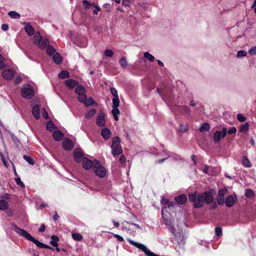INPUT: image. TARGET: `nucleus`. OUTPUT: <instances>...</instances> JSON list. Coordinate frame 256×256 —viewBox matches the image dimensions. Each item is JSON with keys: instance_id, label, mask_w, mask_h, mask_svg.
<instances>
[{"instance_id": "8fccbe9b", "label": "nucleus", "mask_w": 256, "mask_h": 256, "mask_svg": "<svg viewBox=\"0 0 256 256\" xmlns=\"http://www.w3.org/2000/svg\"><path fill=\"white\" fill-rule=\"evenodd\" d=\"M110 92L114 98L118 97V92L114 88H110Z\"/></svg>"}, {"instance_id": "4468645a", "label": "nucleus", "mask_w": 256, "mask_h": 256, "mask_svg": "<svg viewBox=\"0 0 256 256\" xmlns=\"http://www.w3.org/2000/svg\"><path fill=\"white\" fill-rule=\"evenodd\" d=\"M96 124L98 126L100 127L104 126L106 125V120L104 118V115L103 113L99 114L96 120Z\"/></svg>"}, {"instance_id": "cd10ccee", "label": "nucleus", "mask_w": 256, "mask_h": 256, "mask_svg": "<svg viewBox=\"0 0 256 256\" xmlns=\"http://www.w3.org/2000/svg\"><path fill=\"white\" fill-rule=\"evenodd\" d=\"M75 92L79 96L85 94L86 90L84 86L81 85H79L76 88Z\"/></svg>"}, {"instance_id": "0eeeda50", "label": "nucleus", "mask_w": 256, "mask_h": 256, "mask_svg": "<svg viewBox=\"0 0 256 256\" xmlns=\"http://www.w3.org/2000/svg\"><path fill=\"white\" fill-rule=\"evenodd\" d=\"M238 197L236 194L234 195L230 194L226 197L224 200V204L228 208H231L237 202Z\"/></svg>"}, {"instance_id": "2eb2a0df", "label": "nucleus", "mask_w": 256, "mask_h": 256, "mask_svg": "<svg viewBox=\"0 0 256 256\" xmlns=\"http://www.w3.org/2000/svg\"><path fill=\"white\" fill-rule=\"evenodd\" d=\"M50 244L53 246L56 247V250L57 252H60V249L58 247V242L60 240L58 237L56 235H52L50 236Z\"/></svg>"}, {"instance_id": "4be33fe9", "label": "nucleus", "mask_w": 256, "mask_h": 256, "mask_svg": "<svg viewBox=\"0 0 256 256\" xmlns=\"http://www.w3.org/2000/svg\"><path fill=\"white\" fill-rule=\"evenodd\" d=\"M52 56V60L55 64H59L62 62V58L58 52H56Z\"/></svg>"}, {"instance_id": "6e6552de", "label": "nucleus", "mask_w": 256, "mask_h": 256, "mask_svg": "<svg viewBox=\"0 0 256 256\" xmlns=\"http://www.w3.org/2000/svg\"><path fill=\"white\" fill-rule=\"evenodd\" d=\"M93 168L96 175L98 176V177L104 178L106 176V170L102 166H99Z\"/></svg>"}, {"instance_id": "774afa93", "label": "nucleus", "mask_w": 256, "mask_h": 256, "mask_svg": "<svg viewBox=\"0 0 256 256\" xmlns=\"http://www.w3.org/2000/svg\"><path fill=\"white\" fill-rule=\"evenodd\" d=\"M170 230L171 232L172 233V236H174L175 234H176V233H178V232H176V230L174 226H170Z\"/></svg>"}, {"instance_id": "bb28decb", "label": "nucleus", "mask_w": 256, "mask_h": 256, "mask_svg": "<svg viewBox=\"0 0 256 256\" xmlns=\"http://www.w3.org/2000/svg\"><path fill=\"white\" fill-rule=\"evenodd\" d=\"M250 128V124L248 122H246L244 124H241L239 132H248Z\"/></svg>"}, {"instance_id": "c9c22d12", "label": "nucleus", "mask_w": 256, "mask_h": 256, "mask_svg": "<svg viewBox=\"0 0 256 256\" xmlns=\"http://www.w3.org/2000/svg\"><path fill=\"white\" fill-rule=\"evenodd\" d=\"M94 103H95V102L94 100L91 97L89 98L88 99L86 98L85 100V101H84V102H83L84 104L86 107L90 106Z\"/></svg>"}, {"instance_id": "dca6fc26", "label": "nucleus", "mask_w": 256, "mask_h": 256, "mask_svg": "<svg viewBox=\"0 0 256 256\" xmlns=\"http://www.w3.org/2000/svg\"><path fill=\"white\" fill-rule=\"evenodd\" d=\"M175 201L179 204H184L187 202L188 198L185 194L178 195L174 198Z\"/></svg>"}, {"instance_id": "052dcab7", "label": "nucleus", "mask_w": 256, "mask_h": 256, "mask_svg": "<svg viewBox=\"0 0 256 256\" xmlns=\"http://www.w3.org/2000/svg\"><path fill=\"white\" fill-rule=\"evenodd\" d=\"M94 166L93 168H96L97 166H102L100 162L98 160H94L93 162Z\"/></svg>"}, {"instance_id": "603ef678", "label": "nucleus", "mask_w": 256, "mask_h": 256, "mask_svg": "<svg viewBox=\"0 0 256 256\" xmlns=\"http://www.w3.org/2000/svg\"><path fill=\"white\" fill-rule=\"evenodd\" d=\"M236 118L238 121L240 122H244L246 120V118L240 114H238L236 116Z\"/></svg>"}, {"instance_id": "e433bc0d", "label": "nucleus", "mask_w": 256, "mask_h": 256, "mask_svg": "<svg viewBox=\"0 0 256 256\" xmlns=\"http://www.w3.org/2000/svg\"><path fill=\"white\" fill-rule=\"evenodd\" d=\"M179 110L184 114H188L190 113V108L188 106H180Z\"/></svg>"}, {"instance_id": "1a4fd4ad", "label": "nucleus", "mask_w": 256, "mask_h": 256, "mask_svg": "<svg viewBox=\"0 0 256 256\" xmlns=\"http://www.w3.org/2000/svg\"><path fill=\"white\" fill-rule=\"evenodd\" d=\"M2 74L4 78L10 80L13 78L15 73L12 69H5L2 71Z\"/></svg>"}, {"instance_id": "9d476101", "label": "nucleus", "mask_w": 256, "mask_h": 256, "mask_svg": "<svg viewBox=\"0 0 256 256\" xmlns=\"http://www.w3.org/2000/svg\"><path fill=\"white\" fill-rule=\"evenodd\" d=\"M171 238L172 242L174 244H180L182 242L183 243L184 236L181 232H178V233H176L174 236H172Z\"/></svg>"}, {"instance_id": "9b49d317", "label": "nucleus", "mask_w": 256, "mask_h": 256, "mask_svg": "<svg viewBox=\"0 0 256 256\" xmlns=\"http://www.w3.org/2000/svg\"><path fill=\"white\" fill-rule=\"evenodd\" d=\"M62 146L64 150H70L73 148L74 144L68 138H65L62 142Z\"/></svg>"}, {"instance_id": "37998d69", "label": "nucleus", "mask_w": 256, "mask_h": 256, "mask_svg": "<svg viewBox=\"0 0 256 256\" xmlns=\"http://www.w3.org/2000/svg\"><path fill=\"white\" fill-rule=\"evenodd\" d=\"M144 56L151 62H153L154 60V57L148 52H144Z\"/></svg>"}, {"instance_id": "f704fd0d", "label": "nucleus", "mask_w": 256, "mask_h": 256, "mask_svg": "<svg viewBox=\"0 0 256 256\" xmlns=\"http://www.w3.org/2000/svg\"><path fill=\"white\" fill-rule=\"evenodd\" d=\"M46 128L47 130L52 132L56 128V126L52 121H49L46 123Z\"/></svg>"}, {"instance_id": "f3484780", "label": "nucleus", "mask_w": 256, "mask_h": 256, "mask_svg": "<svg viewBox=\"0 0 256 256\" xmlns=\"http://www.w3.org/2000/svg\"><path fill=\"white\" fill-rule=\"evenodd\" d=\"M32 112L36 120H38L40 118V109L38 105H34L32 110Z\"/></svg>"}, {"instance_id": "a19ab883", "label": "nucleus", "mask_w": 256, "mask_h": 256, "mask_svg": "<svg viewBox=\"0 0 256 256\" xmlns=\"http://www.w3.org/2000/svg\"><path fill=\"white\" fill-rule=\"evenodd\" d=\"M72 238L74 240L80 241L82 240V236L78 233H73Z\"/></svg>"}, {"instance_id": "5701e85b", "label": "nucleus", "mask_w": 256, "mask_h": 256, "mask_svg": "<svg viewBox=\"0 0 256 256\" xmlns=\"http://www.w3.org/2000/svg\"><path fill=\"white\" fill-rule=\"evenodd\" d=\"M25 32L29 36H32L35 32L34 28L30 24H27L24 28Z\"/></svg>"}, {"instance_id": "393cba45", "label": "nucleus", "mask_w": 256, "mask_h": 256, "mask_svg": "<svg viewBox=\"0 0 256 256\" xmlns=\"http://www.w3.org/2000/svg\"><path fill=\"white\" fill-rule=\"evenodd\" d=\"M42 38L40 32H36L34 36V43L38 46Z\"/></svg>"}, {"instance_id": "39448f33", "label": "nucleus", "mask_w": 256, "mask_h": 256, "mask_svg": "<svg viewBox=\"0 0 256 256\" xmlns=\"http://www.w3.org/2000/svg\"><path fill=\"white\" fill-rule=\"evenodd\" d=\"M227 134V129L226 128H222V130H217L213 134V141L214 144H218L222 138L226 137Z\"/></svg>"}, {"instance_id": "c756f323", "label": "nucleus", "mask_w": 256, "mask_h": 256, "mask_svg": "<svg viewBox=\"0 0 256 256\" xmlns=\"http://www.w3.org/2000/svg\"><path fill=\"white\" fill-rule=\"evenodd\" d=\"M112 113L114 116V120L117 121L118 120V115L120 114V110L118 109V108L112 107Z\"/></svg>"}, {"instance_id": "ea45409f", "label": "nucleus", "mask_w": 256, "mask_h": 256, "mask_svg": "<svg viewBox=\"0 0 256 256\" xmlns=\"http://www.w3.org/2000/svg\"><path fill=\"white\" fill-rule=\"evenodd\" d=\"M119 64L122 67L124 68H126V67L128 66V62L124 56H122L121 58H120L119 60Z\"/></svg>"}, {"instance_id": "58836bf2", "label": "nucleus", "mask_w": 256, "mask_h": 256, "mask_svg": "<svg viewBox=\"0 0 256 256\" xmlns=\"http://www.w3.org/2000/svg\"><path fill=\"white\" fill-rule=\"evenodd\" d=\"M96 113V110L94 108H92L88 112H86L85 117L87 118H90L93 116Z\"/></svg>"}, {"instance_id": "412c9836", "label": "nucleus", "mask_w": 256, "mask_h": 256, "mask_svg": "<svg viewBox=\"0 0 256 256\" xmlns=\"http://www.w3.org/2000/svg\"><path fill=\"white\" fill-rule=\"evenodd\" d=\"M65 84L68 87L72 88L78 86V82L73 79H68L65 81Z\"/></svg>"}, {"instance_id": "a211bd4d", "label": "nucleus", "mask_w": 256, "mask_h": 256, "mask_svg": "<svg viewBox=\"0 0 256 256\" xmlns=\"http://www.w3.org/2000/svg\"><path fill=\"white\" fill-rule=\"evenodd\" d=\"M101 135L104 140H108L110 138L112 132L109 128H105L102 130Z\"/></svg>"}, {"instance_id": "473e14b6", "label": "nucleus", "mask_w": 256, "mask_h": 256, "mask_svg": "<svg viewBox=\"0 0 256 256\" xmlns=\"http://www.w3.org/2000/svg\"><path fill=\"white\" fill-rule=\"evenodd\" d=\"M188 198L190 202H194V204L197 202L198 200V195L196 194V192L192 194H188Z\"/></svg>"}, {"instance_id": "7ed1b4c3", "label": "nucleus", "mask_w": 256, "mask_h": 256, "mask_svg": "<svg viewBox=\"0 0 256 256\" xmlns=\"http://www.w3.org/2000/svg\"><path fill=\"white\" fill-rule=\"evenodd\" d=\"M120 141L118 136H115L112 139L111 148L112 154L114 156L120 155L122 152V149L120 145Z\"/></svg>"}, {"instance_id": "680f3d73", "label": "nucleus", "mask_w": 256, "mask_h": 256, "mask_svg": "<svg viewBox=\"0 0 256 256\" xmlns=\"http://www.w3.org/2000/svg\"><path fill=\"white\" fill-rule=\"evenodd\" d=\"M119 160L122 164H125L126 160V157L124 156V155L121 156Z\"/></svg>"}, {"instance_id": "7c9ffc66", "label": "nucleus", "mask_w": 256, "mask_h": 256, "mask_svg": "<svg viewBox=\"0 0 256 256\" xmlns=\"http://www.w3.org/2000/svg\"><path fill=\"white\" fill-rule=\"evenodd\" d=\"M242 164L246 168H250L252 166V164L250 160L246 156H244Z\"/></svg>"}, {"instance_id": "13d9d810", "label": "nucleus", "mask_w": 256, "mask_h": 256, "mask_svg": "<svg viewBox=\"0 0 256 256\" xmlns=\"http://www.w3.org/2000/svg\"><path fill=\"white\" fill-rule=\"evenodd\" d=\"M248 53L251 55H256V46H254L250 48Z\"/></svg>"}, {"instance_id": "0e129e2a", "label": "nucleus", "mask_w": 256, "mask_h": 256, "mask_svg": "<svg viewBox=\"0 0 256 256\" xmlns=\"http://www.w3.org/2000/svg\"><path fill=\"white\" fill-rule=\"evenodd\" d=\"M114 238H116L118 239V240L120 242H123L124 240L122 236L118 234H114Z\"/></svg>"}, {"instance_id": "49530a36", "label": "nucleus", "mask_w": 256, "mask_h": 256, "mask_svg": "<svg viewBox=\"0 0 256 256\" xmlns=\"http://www.w3.org/2000/svg\"><path fill=\"white\" fill-rule=\"evenodd\" d=\"M104 53L105 56L108 57H112L114 55L113 51L109 49L106 50Z\"/></svg>"}, {"instance_id": "338daca9", "label": "nucleus", "mask_w": 256, "mask_h": 256, "mask_svg": "<svg viewBox=\"0 0 256 256\" xmlns=\"http://www.w3.org/2000/svg\"><path fill=\"white\" fill-rule=\"evenodd\" d=\"M45 230H46V226L44 224H42L40 225V228H38V232H44Z\"/></svg>"}, {"instance_id": "423d86ee", "label": "nucleus", "mask_w": 256, "mask_h": 256, "mask_svg": "<svg viewBox=\"0 0 256 256\" xmlns=\"http://www.w3.org/2000/svg\"><path fill=\"white\" fill-rule=\"evenodd\" d=\"M228 192L226 188H221L218 190L216 201L218 204L222 206L224 204V195Z\"/></svg>"}, {"instance_id": "de8ad7c7", "label": "nucleus", "mask_w": 256, "mask_h": 256, "mask_svg": "<svg viewBox=\"0 0 256 256\" xmlns=\"http://www.w3.org/2000/svg\"><path fill=\"white\" fill-rule=\"evenodd\" d=\"M86 98L87 97H86V96L85 93L82 95H79L78 98V99L80 102L83 103L84 102V101H85V100Z\"/></svg>"}, {"instance_id": "69168bd1", "label": "nucleus", "mask_w": 256, "mask_h": 256, "mask_svg": "<svg viewBox=\"0 0 256 256\" xmlns=\"http://www.w3.org/2000/svg\"><path fill=\"white\" fill-rule=\"evenodd\" d=\"M42 114L43 116V117L45 119H48V112L46 111L45 109L44 108L42 110Z\"/></svg>"}, {"instance_id": "2f4dec72", "label": "nucleus", "mask_w": 256, "mask_h": 256, "mask_svg": "<svg viewBox=\"0 0 256 256\" xmlns=\"http://www.w3.org/2000/svg\"><path fill=\"white\" fill-rule=\"evenodd\" d=\"M210 124L208 123L204 122V123L200 128V132H208L210 130Z\"/></svg>"}, {"instance_id": "f257e3e1", "label": "nucleus", "mask_w": 256, "mask_h": 256, "mask_svg": "<svg viewBox=\"0 0 256 256\" xmlns=\"http://www.w3.org/2000/svg\"><path fill=\"white\" fill-rule=\"evenodd\" d=\"M14 230L18 234L22 236L26 240L32 242L38 248H48L52 250H54L52 247L47 244H46L42 242H41L38 240L34 238L30 234L27 232L26 230L18 228L16 225L14 226Z\"/></svg>"}, {"instance_id": "09e8293b", "label": "nucleus", "mask_w": 256, "mask_h": 256, "mask_svg": "<svg viewBox=\"0 0 256 256\" xmlns=\"http://www.w3.org/2000/svg\"><path fill=\"white\" fill-rule=\"evenodd\" d=\"M215 234L217 236H219L222 234V228L221 227L216 226L215 228Z\"/></svg>"}, {"instance_id": "aec40b11", "label": "nucleus", "mask_w": 256, "mask_h": 256, "mask_svg": "<svg viewBox=\"0 0 256 256\" xmlns=\"http://www.w3.org/2000/svg\"><path fill=\"white\" fill-rule=\"evenodd\" d=\"M49 40L46 38H44L40 42L38 46L40 50L45 49L49 45Z\"/></svg>"}, {"instance_id": "e2e57ef3", "label": "nucleus", "mask_w": 256, "mask_h": 256, "mask_svg": "<svg viewBox=\"0 0 256 256\" xmlns=\"http://www.w3.org/2000/svg\"><path fill=\"white\" fill-rule=\"evenodd\" d=\"M180 130L182 132H187L188 128H187L186 126L180 124Z\"/></svg>"}, {"instance_id": "4c0bfd02", "label": "nucleus", "mask_w": 256, "mask_h": 256, "mask_svg": "<svg viewBox=\"0 0 256 256\" xmlns=\"http://www.w3.org/2000/svg\"><path fill=\"white\" fill-rule=\"evenodd\" d=\"M8 208V202L4 200H0V209L2 210H6Z\"/></svg>"}, {"instance_id": "6e6d98bb", "label": "nucleus", "mask_w": 256, "mask_h": 256, "mask_svg": "<svg viewBox=\"0 0 256 256\" xmlns=\"http://www.w3.org/2000/svg\"><path fill=\"white\" fill-rule=\"evenodd\" d=\"M22 81V78L20 76H16L14 80V82L16 84H20Z\"/></svg>"}, {"instance_id": "3c124183", "label": "nucleus", "mask_w": 256, "mask_h": 256, "mask_svg": "<svg viewBox=\"0 0 256 256\" xmlns=\"http://www.w3.org/2000/svg\"><path fill=\"white\" fill-rule=\"evenodd\" d=\"M246 54H247V52L246 50H240L238 51V54H237V56L238 58L244 56L246 55Z\"/></svg>"}, {"instance_id": "5fc2aeb1", "label": "nucleus", "mask_w": 256, "mask_h": 256, "mask_svg": "<svg viewBox=\"0 0 256 256\" xmlns=\"http://www.w3.org/2000/svg\"><path fill=\"white\" fill-rule=\"evenodd\" d=\"M236 132V128L234 127L230 128L228 130H227V133L229 134H235Z\"/></svg>"}, {"instance_id": "c03bdc74", "label": "nucleus", "mask_w": 256, "mask_h": 256, "mask_svg": "<svg viewBox=\"0 0 256 256\" xmlns=\"http://www.w3.org/2000/svg\"><path fill=\"white\" fill-rule=\"evenodd\" d=\"M23 158L26 162L31 165H33L34 163L33 159L27 155H24L23 156Z\"/></svg>"}, {"instance_id": "6ab92c4d", "label": "nucleus", "mask_w": 256, "mask_h": 256, "mask_svg": "<svg viewBox=\"0 0 256 256\" xmlns=\"http://www.w3.org/2000/svg\"><path fill=\"white\" fill-rule=\"evenodd\" d=\"M52 135L53 138L56 141L61 140L64 136L63 133L59 130L54 132Z\"/></svg>"}, {"instance_id": "4d7b16f0", "label": "nucleus", "mask_w": 256, "mask_h": 256, "mask_svg": "<svg viewBox=\"0 0 256 256\" xmlns=\"http://www.w3.org/2000/svg\"><path fill=\"white\" fill-rule=\"evenodd\" d=\"M94 8H95L94 10H93L92 12L94 14H98V12L100 11L101 8L100 6L96 5H94Z\"/></svg>"}, {"instance_id": "a18cd8bd", "label": "nucleus", "mask_w": 256, "mask_h": 256, "mask_svg": "<svg viewBox=\"0 0 256 256\" xmlns=\"http://www.w3.org/2000/svg\"><path fill=\"white\" fill-rule=\"evenodd\" d=\"M82 4L84 8L86 10H88L90 8V6H92V4L88 1L86 0H84L82 1Z\"/></svg>"}, {"instance_id": "72a5a7b5", "label": "nucleus", "mask_w": 256, "mask_h": 256, "mask_svg": "<svg viewBox=\"0 0 256 256\" xmlns=\"http://www.w3.org/2000/svg\"><path fill=\"white\" fill-rule=\"evenodd\" d=\"M8 16L12 18L15 19H18L20 18V14L15 11H10L8 13Z\"/></svg>"}, {"instance_id": "864d4df0", "label": "nucleus", "mask_w": 256, "mask_h": 256, "mask_svg": "<svg viewBox=\"0 0 256 256\" xmlns=\"http://www.w3.org/2000/svg\"><path fill=\"white\" fill-rule=\"evenodd\" d=\"M15 182L16 184L20 186L21 188H23L25 186L24 184L21 181L20 178H18L15 179Z\"/></svg>"}, {"instance_id": "ddd939ff", "label": "nucleus", "mask_w": 256, "mask_h": 256, "mask_svg": "<svg viewBox=\"0 0 256 256\" xmlns=\"http://www.w3.org/2000/svg\"><path fill=\"white\" fill-rule=\"evenodd\" d=\"M82 168L86 170H90L93 168V162L86 157L82 158Z\"/></svg>"}, {"instance_id": "f03ea898", "label": "nucleus", "mask_w": 256, "mask_h": 256, "mask_svg": "<svg viewBox=\"0 0 256 256\" xmlns=\"http://www.w3.org/2000/svg\"><path fill=\"white\" fill-rule=\"evenodd\" d=\"M214 200L211 191H206L203 193H200L198 195L197 202L194 204V206L196 208H200L206 203L207 204H211Z\"/></svg>"}, {"instance_id": "20e7f679", "label": "nucleus", "mask_w": 256, "mask_h": 256, "mask_svg": "<svg viewBox=\"0 0 256 256\" xmlns=\"http://www.w3.org/2000/svg\"><path fill=\"white\" fill-rule=\"evenodd\" d=\"M20 93L22 98L27 99L32 98L34 95V91L30 85H28L27 87L22 88Z\"/></svg>"}, {"instance_id": "79ce46f5", "label": "nucleus", "mask_w": 256, "mask_h": 256, "mask_svg": "<svg viewBox=\"0 0 256 256\" xmlns=\"http://www.w3.org/2000/svg\"><path fill=\"white\" fill-rule=\"evenodd\" d=\"M112 107L118 108L120 106V100L118 97L114 98H112Z\"/></svg>"}, {"instance_id": "f8f14e48", "label": "nucleus", "mask_w": 256, "mask_h": 256, "mask_svg": "<svg viewBox=\"0 0 256 256\" xmlns=\"http://www.w3.org/2000/svg\"><path fill=\"white\" fill-rule=\"evenodd\" d=\"M84 154L79 149H76L74 152V161L78 163L80 162L84 157Z\"/></svg>"}, {"instance_id": "c85d7f7f", "label": "nucleus", "mask_w": 256, "mask_h": 256, "mask_svg": "<svg viewBox=\"0 0 256 256\" xmlns=\"http://www.w3.org/2000/svg\"><path fill=\"white\" fill-rule=\"evenodd\" d=\"M56 50L51 45H48L46 47V53L48 55L52 56L55 54Z\"/></svg>"}, {"instance_id": "bf43d9fd", "label": "nucleus", "mask_w": 256, "mask_h": 256, "mask_svg": "<svg viewBox=\"0 0 256 256\" xmlns=\"http://www.w3.org/2000/svg\"><path fill=\"white\" fill-rule=\"evenodd\" d=\"M130 2V0H122V4L125 7L129 6Z\"/></svg>"}, {"instance_id": "a878e982", "label": "nucleus", "mask_w": 256, "mask_h": 256, "mask_svg": "<svg viewBox=\"0 0 256 256\" xmlns=\"http://www.w3.org/2000/svg\"><path fill=\"white\" fill-rule=\"evenodd\" d=\"M58 76L60 78L64 80L70 77V74L66 70H62L60 73L58 74Z\"/></svg>"}, {"instance_id": "b1692460", "label": "nucleus", "mask_w": 256, "mask_h": 256, "mask_svg": "<svg viewBox=\"0 0 256 256\" xmlns=\"http://www.w3.org/2000/svg\"><path fill=\"white\" fill-rule=\"evenodd\" d=\"M244 195L246 198L252 199L254 197L255 194L252 189L247 188L245 190Z\"/></svg>"}]
</instances>
